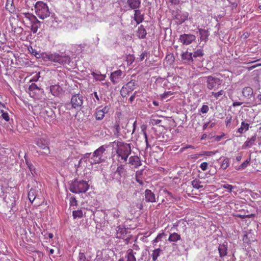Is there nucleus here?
Instances as JSON below:
<instances>
[{
    "instance_id": "nucleus-20",
    "label": "nucleus",
    "mask_w": 261,
    "mask_h": 261,
    "mask_svg": "<svg viewBox=\"0 0 261 261\" xmlns=\"http://www.w3.org/2000/svg\"><path fill=\"white\" fill-rule=\"evenodd\" d=\"M122 72L121 70H117L111 73L110 76V79L111 82L114 84H116L118 82V80L120 78L122 75Z\"/></svg>"
},
{
    "instance_id": "nucleus-16",
    "label": "nucleus",
    "mask_w": 261,
    "mask_h": 261,
    "mask_svg": "<svg viewBox=\"0 0 261 261\" xmlns=\"http://www.w3.org/2000/svg\"><path fill=\"white\" fill-rule=\"evenodd\" d=\"M44 119L48 123H53L56 120V114L51 109L48 108L45 110Z\"/></svg>"
},
{
    "instance_id": "nucleus-19",
    "label": "nucleus",
    "mask_w": 261,
    "mask_h": 261,
    "mask_svg": "<svg viewBox=\"0 0 261 261\" xmlns=\"http://www.w3.org/2000/svg\"><path fill=\"white\" fill-rule=\"evenodd\" d=\"M50 91L55 96H59L63 93V89L59 85H54L50 86Z\"/></svg>"
},
{
    "instance_id": "nucleus-12",
    "label": "nucleus",
    "mask_w": 261,
    "mask_h": 261,
    "mask_svg": "<svg viewBox=\"0 0 261 261\" xmlns=\"http://www.w3.org/2000/svg\"><path fill=\"white\" fill-rule=\"evenodd\" d=\"M36 144L41 149H42V151L41 152L42 154H48L50 153L49 148L48 147V145L47 144V142L44 139L40 138L37 139L35 141Z\"/></svg>"
},
{
    "instance_id": "nucleus-48",
    "label": "nucleus",
    "mask_w": 261,
    "mask_h": 261,
    "mask_svg": "<svg viewBox=\"0 0 261 261\" xmlns=\"http://www.w3.org/2000/svg\"><path fill=\"white\" fill-rule=\"evenodd\" d=\"M45 55H48L47 53H40L38 51H37L36 53V54L35 55V56L36 57V58H42L44 61H47V59H46L45 58Z\"/></svg>"
},
{
    "instance_id": "nucleus-5",
    "label": "nucleus",
    "mask_w": 261,
    "mask_h": 261,
    "mask_svg": "<svg viewBox=\"0 0 261 261\" xmlns=\"http://www.w3.org/2000/svg\"><path fill=\"white\" fill-rule=\"evenodd\" d=\"M35 10L36 15L41 19L49 17L50 14L48 6L42 1H38L36 3Z\"/></svg>"
},
{
    "instance_id": "nucleus-46",
    "label": "nucleus",
    "mask_w": 261,
    "mask_h": 261,
    "mask_svg": "<svg viewBox=\"0 0 261 261\" xmlns=\"http://www.w3.org/2000/svg\"><path fill=\"white\" fill-rule=\"evenodd\" d=\"M79 260L83 261V260H86V257L85 254V251L84 250H81L80 251L79 256H78Z\"/></svg>"
},
{
    "instance_id": "nucleus-63",
    "label": "nucleus",
    "mask_w": 261,
    "mask_h": 261,
    "mask_svg": "<svg viewBox=\"0 0 261 261\" xmlns=\"http://www.w3.org/2000/svg\"><path fill=\"white\" fill-rule=\"evenodd\" d=\"M117 198L118 199H122L123 198V193L122 192H119L117 194Z\"/></svg>"
},
{
    "instance_id": "nucleus-41",
    "label": "nucleus",
    "mask_w": 261,
    "mask_h": 261,
    "mask_svg": "<svg viewBox=\"0 0 261 261\" xmlns=\"http://www.w3.org/2000/svg\"><path fill=\"white\" fill-rule=\"evenodd\" d=\"M201 182L199 180L195 179L191 182V184L194 188L199 189L203 187V186L200 185Z\"/></svg>"
},
{
    "instance_id": "nucleus-55",
    "label": "nucleus",
    "mask_w": 261,
    "mask_h": 261,
    "mask_svg": "<svg viewBox=\"0 0 261 261\" xmlns=\"http://www.w3.org/2000/svg\"><path fill=\"white\" fill-rule=\"evenodd\" d=\"M223 187L224 189H227L230 193H231L232 190V189H234V187L233 186H232L231 185H229V184H225V185H224L223 186Z\"/></svg>"
},
{
    "instance_id": "nucleus-47",
    "label": "nucleus",
    "mask_w": 261,
    "mask_h": 261,
    "mask_svg": "<svg viewBox=\"0 0 261 261\" xmlns=\"http://www.w3.org/2000/svg\"><path fill=\"white\" fill-rule=\"evenodd\" d=\"M115 131H114V135H116L117 137H119L121 135H122V134H121V132H120V126L119 124H117L116 125H115Z\"/></svg>"
},
{
    "instance_id": "nucleus-4",
    "label": "nucleus",
    "mask_w": 261,
    "mask_h": 261,
    "mask_svg": "<svg viewBox=\"0 0 261 261\" xmlns=\"http://www.w3.org/2000/svg\"><path fill=\"white\" fill-rule=\"evenodd\" d=\"M89 187L86 181L76 179L70 184L69 190L74 193H85L88 190Z\"/></svg>"
},
{
    "instance_id": "nucleus-40",
    "label": "nucleus",
    "mask_w": 261,
    "mask_h": 261,
    "mask_svg": "<svg viewBox=\"0 0 261 261\" xmlns=\"http://www.w3.org/2000/svg\"><path fill=\"white\" fill-rule=\"evenodd\" d=\"M72 216L74 219L81 218L83 217V211L81 210L73 211L72 212Z\"/></svg>"
},
{
    "instance_id": "nucleus-13",
    "label": "nucleus",
    "mask_w": 261,
    "mask_h": 261,
    "mask_svg": "<svg viewBox=\"0 0 261 261\" xmlns=\"http://www.w3.org/2000/svg\"><path fill=\"white\" fill-rule=\"evenodd\" d=\"M196 39L194 35L191 34H183L179 36V40L184 45H188L192 43Z\"/></svg>"
},
{
    "instance_id": "nucleus-60",
    "label": "nucleus",
    "mask_w": 261,
    "mask_h": 261,
    "mask_svg": "<svg viewBox=\"0 0 261 261\" xmlns=\"http://www.w3.org/2000/svg\"><path fill=\"white\" fill-rule=\"evenodd\" d=\"M137 92L135 91L133 95L130 97L129 98V101L130 103H132L133 101L134 100L135 97H136Z\"/></svg>"
},
{
    "instance_id": "nucleus-14",
    "label": "nucleus",
    "mask_w": 261,
    "mask_h": 261,
    "mask_svg": "<svg viewBox=\"0 0 261 261\" xmlns=\"http://www.w3.org/2000/svg\"><path fill=\"white\" fill-rule=\"evenodd\" d=\"M116 231V238L118 239H124L127 234L130 233L129 229L126 228L123 225L117 226Z\"/></svg>"
},
{
    "instance_id": "nucleus-18",
    "label": "nucleus",
    "mask_w": 261,
    "mask_h": 261,
    "mask_svg": "<svg viewBox=\"0 0 261 261\" xmlns=\"http://www.w3.org/2000/svg\"><path fill=\"white\" fill-rule=\"evenodd\" d=\"M219 256L221 258H223L227 254L228 250V243L226 242H224L222 244H219L218 248Z\"/></svg>"
},
{
    "instance_id": "nucleus-29",
    "label": "nucleus",
    "mask_w": 261,
    "mask_h": 261,
    "mask_svg": "<svg viewBox=\"0 0 261 261\" xmlns=\"http://www.w3.org/2000/svg\"><path fill=\"white\" fill-rule=\"evenodd\" d=\"M25 164L27 165V167L29 169L32 175L33 176H35V175L37 174V172L36 171V169L33 166V165L31 163V162L29 161V160L24 156Z\"/></svg>"
},
{
    "instance_id": "nucleus-25",
    "label": "nucleus",
    "mask_w": 261,
    "mask_h": 261,
    "mask_svg": "<svg viewBox=\"0 0 261 261\" xmlns=\"http://www.w3.org/2000/svg\"><path fill=\"white\" fill-rule=\"evenodd\" d=\"M134 20L137 24L142 22L144 19L143 15L141 14V11L138 9L134 10Z\"/></svg>"
},
{
    "instance_id": "nucleus-61",
    "label": "nucleus",
    "mask_w": 261,
    "mask_h": 261,
    "mask_svg": "<svg viewBox=\"0 0 261 261\" xmlns=\"http://www.w3.org/2000/svg\"><path fill=\"white\" fill-rule=\"evenodd\" d=\"M147 55V53L146 51H144L142 53L140 56V61H143L145 58V57H146Z\"/></svg>"
},
{
    "instance_id": "nucleus-49",
    "label": "nucleus",
    "mask_w": 261,
    "mask_h": 261,
    "mask_svg": "<svg viewBox=\"0 0 261 261\" xmlns=\"http://www.w3.org/2000/svg\"><path fill=\"white\" fill-rule=\"evenodd\" d=\"M224 94V91L222 90H220L218 92H212V95L214 96L216 99H218L219 97Z\"/></svg>"
},
{
    "instance_id": "nucleus-58",
    "label": "nucleus",
    "mask_w": 261,
    "mask_h": 261,
    "mask_svg": "<svg viewBox=\"0 0 261 261\" xmlns=\"http://www.w3.org/2000/svg\"><path fill=\"white\" fill-rule=\"evenodd\" d=\"M70 204L71 206H74L77 204V201L75 197H72L70 198Z\"/></svg>"
},
{
    "instance_id": "nucleus-26",
    "label": "nucleus",
    "mask_w": 261,
    "mask_h": 261,
    "mask_svg": "<svg viewBox=\"0 0 261 261\" xmlns=\"http://www.w3.org/2000/svg\"><path fill=\"white\" fill-rule=\"evenodd\" d=\"M29 91H30V94L31 95V92L33 94L38 92H42L43 91V89H41L40 87L38 86L35 83H32L29 88Z\"/></svg>"
},
{
    "instance_id": "nucleus-31",
    "label": "nucleus",
    "mask_w": 261,
    "mask_h": 261,
    "mask_svg": "<svg viewBox=\"0 0 261 261\" xmlns=\"http://www.w3.org/2000/svg\"><path fill=\"white\" fill-rule=\"evenodd\" d=\"M253 93V89L250 87H245L242 90L243 95L245 97L250 98Z\"/></svg>"
},
{
    "instance_id": "nucleus-11",
    "label": "nucleus",
    "mask_w": 261,
    "mask_h": 261,
    "mask_svg": "<svg viewBox=\"0 0 261 261\" xmlns=\"http://www.w3.org/2000/svg\"><path fill=\"white\" fill-rule=\"evenodd\" d=\"M110 110L109 106H106L104 107L99 106L95 110L94 115L97 120H101L104 118L105 114H107Z\"/></svg>"
},
{
    "instance_id": "nucleus-42",
    "label": "nucleus",
    "mask_w": 261,
    "mask_h": 261,
    "mask_svg": "<svg viewBox=\"0 0 261 261\" xmlns=\"http://www.w3.org/2000/svg\"><path fill=\"white\" fill-rule=\"evenodd\" d=\"M250 162V159H248L245 161H244L240 166L238 167H236V169L238 170L244 169L248 166Z\"/></svg>"
},
{
    "instance_id": "nucleus-21",
    "label": "nucleus",
    "mask_w": 261,
    "mask_h": 261,
    "mask_svg": "<svg viewBox=\"0 0 261 261\" xmlns=\"http://www.w3.org/2000/svg\"><path fill=\"white\" fill-rule=\"evenodd\" d=\"M128 164L135 168H137L141 165V162L140 158L137 155L130 156L128 159Z\"/></svg>"
},
{
    "instance_id": "nucleus-59",
    "label": "nucleus",
    "mask_w": 261,
    "mask_h": 261,
    "mask_svg": "<svg viewBox=\"0 0 261 261\" xmlns=\"http://www.w3.org/2000/svg\"><path fill=\"white\" fill-rule=\"evenodd\" d=\"M84 161V160L83 159V157L78 161L77 164L74 163V166L76 168H79L81 166V164Z\"/></svg>"
},
{
    "instance_id": "nucleus-24",
    "label": "nucleus",
    "mask_w": 261,
    "mask_h": 261,
    "mask_svg": "<svg viewBox=\"0 0 261 261\" xmlns=\"http://www.w3.org/2000/svg\"><path fill=\"white\" fill-rule=\"evenodd\" d=\"M126 4L129 9L136 10L139 9L141 5L140 0H127Z\"/></svg>"
},
{
    "instance_id": "nucleus-2",
    "label": "nucleus",
    "mask_w": 261,
    "mask_h": 261,
    "mask_svg": "<svg viewBox=\"0 0 261 261\" xmlns=\"http://www.w3.org/2000/svg\"><path fill=\"white\" fill-rule=\"evenodd\" d=\"M107 146L102 145L96 149L92 154L91 153H86L84 154L83 159L85 163L88 161L91 165L97 164L104 162L103 153L106 150Z\"/></svg>"
},
{
    "instance_id": "nucleus-22",
    "label": "nucleus",
    "mask_w": 261,
    "mask_h": 261,
    "mask_svg": "<svg viewBox=\"0 0 261 261\" xmlns=\"http://www.w3.org/2000/svg\"><path fill=\"white\" fill-rule=\"evenodd\" d=\"M257 135L254 134L251 138H248L247 141H245L242 146V148L244 149L251 147L254 144V142L256 140Z\"/></svg>"
},
{
    "instance_id": "nucleus-64",
    "label": "nucleus",
    "mask_w": 261,
    "mask_h": 261,
    "mask_svg": "<svg viewBox=\"0 0 261 261\" xmlns=\"http://www.w3.org/2000/svg\"><path fill=\"white\" fill-rule=\"evenodd\" d=\"M224 136V134H222L221 135L216 136L215 137V140L217 141H220Z\"/></svg>"
},
{
    "instance_id": "nucleus-34",
    "label": "nucleus",
    "mask_w": 261,
    "mask_h": 261,
    "mask_svg": "<svg viewBox=\"0 0 261 261\" xmlns=\"http://www.w3.org/2000/svg\"><path fill=\"white\" fill-rule=\"evenodd\" d=\"M0 113H1V117L6 122L10 123V121L12 119H10L9 115L7 112L5 111L4 110H1Z\"/></svg>"
},
{
    "instance_id": "nucleus-52",
    "label": "nucleus",
    "mask_w": 261,
    "mask_h": 261,
    "mask_svg": "<svg viewBox=\"0 0 261 261\" xmlns=\"http://www.w3.org/2000/svg\"><path fill=\"white\" fill-rule=\"evenodd\" d=\"M142 131L143 132V135H144L145 139V142H146V147H150V146H149V145L148 144L147 135V134H146V131H145V127H144V128L142 127Z\"/></svg>"
},
{
    "instance_id": "nucleus-33",
    "label": "nucleus",
    "mask_w": 261,
    "mask_h": 261,
    "mask_svg": "<svg viewBox=\"0 0 261 261\" xmlns=\"http://www.w3.org/2000/svg\"><path fill=\"white\" fill-rule=\"evenodd\" d=\"M198 30L199 34L200 35L201 40L204 41L205 42H206L207 40L208 37L209 36L208 31L202 29H199Z\"/></svg>"
},
{
    "instance_id": "nucleus-9",
    "label": "nucleus",
    "mask_w": 261,
    "mask_h": 261,
    "mask_svg": "<svg viewBox=\"0 0 261 261\" xmlns=\"http://www.w3.org/2000/svg\"><path fill=\"white\" fill-rule=\"evenodd\" d=\"M204 78L206 79L207 88L209 90H216L221 85L222 80L218 77L209 75Z\"/></svg>"
},
{
    "instance_id": "nucleus-28",
    "label": "nucleus",
    "mask_w": 261,
    "mask_h": 261,
    "mask_svg": "<svg viewBox=\"0 0 261 261\" xmlns=\"http://www.w3.org/2000/svg\"><path fill=\"white\" fill-rule=\"evenodd\" d=\"M147 34L146 31L143 25L139 27L137 33V36L140 39H144Z\"/></svg>"
},
{
    "instance_id": "nucleus-45",
    "label": "nucleus",
    "mask_w": 261,
    "mask_h": 261,
    "mask_svg": "<svg viewBox=\"0 0 261 261\" xmlns=\"http://www.w3.org/2000/svg\"><path fill=\"white\" fill-rule=\"evenodd\" d=\"M11 197L12 199H10V201H11L10 202H9L7 200V198L6 197L4 198V200L6 201V202L7 203L8 206L13 207L15 205V200L14 197L11 196Z\"/></svg>"
},
{
    "instance_id": "nucleus-10",
    "label": "nucleus",
    "mask_w": 261,
    "mask_h": 261,
    "mask_svg": "<svg viewBox=\"0 0 261 261\" xmlns=\"http://www.w3.org/2000/svg\"><path fill=\"white\" fill-rule=\"evenodd\" d=\"M84 99L83 95L80 93L72 95L70 100L71 108L81 110L84 102Z\"/></svg>"
},
{
    "instance_id": "nucleus-43",
    "label": "nucleus",
    "mask_w": 261,
    "mask_h": 261,
    "mask_svg": "<svg viewBox=\"0 0 261 261\" xmlns=\"http://www.w3.org/2000/svg\"><path fill=\"white\" fill-rule=\"evenodd\" d=\"M204 55L203 50L201 49H198L192 53L193 58L202 57Z\"/></svg>"
},
{
    "instance_id": "nucleus-44",
    "label": "nucleus",
    "mask_w": 261,
    "mask_h": 261,
    "mask_svg": "<svg viewBox=\"0 0 261 261\" xmlns=\"http://www.w3.org/2000/svg\"><path fill=\"white\" fill-rule=\"evenodd\" d=\"M229 166V159L228 158H225L223 161L221 165V168L223 170H225L226 168L228 167Z\"/></svg>"
},
{
    "instance_id": "nucleus-17",
    "label": "nucleus",
    "mask_w": 261,
    "mask_h": 261,
    "mask_svg": "<svg viewBox=\"0 0 261 261\" xmlns=\"http://www.w3.org/2000/svg\"><path fill=\"white\" fill-rule=\"evenodd\" d=\"M144 194L145 200L146 202L153 203L156 201L155 195L150 190H145Z\"/></svg>"
},
{
    "instance_id": "nucleus-1",
    "label": "nucleus",
    "mask_w": 261,
    "mask_h": 261,
    "mask_svg": "<svg viewBox=\"0 0 261 261\" xmlns=\"http://www.w3.org/2000/svg\"><path fill=\"white\" fill-rule=\"evenodd\" d=\"M113 143L116 146V152L119 163L126 164L128 158L132 152L131 144L114 141Z\"/></svg>"
},
{
    "instance_id": "nucleus-38",
    "label": "nucleus",
    "mask_w": 261,
    "mask_h": 261,
    "mask_svg": "<svg viewBox=\"0 0 261 261\" xmlns=\"http://www.w3.org/2000/svg\"><path fill=\"white\" fill-rule=\"evenodd\" d=\"M28 198L30 201L32 203L36 198V191L31 189L28 193Z\"/></svg>"
},
{
    "instance_id": "nucleus-62",
    "label": "nucleus",
    "mask_w": 261,
    "mask_h": 261,
    "mask_svg": "<svg viewBox=\"0 0 261 261\" xmlns=\"http://www.w3.org/2000/svg\"><path fill=\"white\" fill-rule=\"evenodd\" d=\"M162 120L160 119H152V123L154 125L160 124Z\"/></svg>"
},
{
    "instance_id": "nucleus-32",
    "label": "nucleus",
    "mask_w": 261,
    "mask_h": 261,
    "mask_svg": "<svg viewBox=\"0 0 261 261\" xmlns=\"http://www.w3.org/2000/svg\"><path fill=\"white\" fill-rule=\"evenodd\" d=\"M249 128V124L243 121L241 122V127L238 129L237 132L240 134H243L247 132Z\"/></svg>"
},
{
    "instance_id": "nucleus-30",
    "label": "nucleus",
    "mask_w": 261,
    "mask_h": 261,
    "mask_svg": "<svg viewBox=\"0 0 261 261\" xmlns=\"http://www.w3.org/2000/svg\"><path fill=\"white\" fill-rule=\"evenodd\" d=\"M181 239L180 234L176 232L170 233L168 238V241L170 242H177Z\"/></svg>"
},
{
    "instance_id": "nucleus-50",
    "label": "nucleus",
    "mask_w": 261,
    "mask_h": 261,
    "mask_svg": "<svg viewBox=\"0 0 261 261\" xmlns=\"http://www.w3.org/2000/svg\"><path fill=\"white\" fill-rule=\"evenodd\" d=\"M172 94L173 92H172L171 91H167L164 92L163 94H162L161 95V97L162 99H165L169 96L172 95Z\"/></svg>"
},
{
    "instance_id": "nucleus-35",
    "label": "nucleus",
    "mask_w": 261,
    "mask_h": 261,
    "mask_svg": "<svg viewBox=\"0 0 261 261\" xmlns=\"http://www.w3.org/2000/svg\"><path fill=\"white\" fill-rule=\"evenodd\" d=\"M91 74L96 81H102L105 79L106 77V75L104 74H101L100 72H98V73L93 72Z\"/></svg>"
},
{
    "instance_id": "nucleus-15",
    "label": "nucleus",
    "mask_w": 261,
    "mask_h": 261,
    "mask_svg": "<svg viewBox=\"0 0 261 261\" xmlns=\"http://www.w3.org/2000/svg\"><path fill=\"white\" fill-rule=\"evenodd\" d=\"M189 14L187 12H177L174 16V19L176 20L178 24H181L184 22L187 19Z\"/></svg>"
},
{
    "instance_id": "nucleus-39",
    "label": "nucleus",
    "mask_w": 261,
    "mask_h": 261,
    "mask_svg": "<svg viewBox=\"0 0 261 261\" xmlns=\"http://www.w3.org/2000/svg\"><path fill=\"white\" fill-rule=\"evenodd\" d=\"M165 236V234L164 232L159 233L156 237L152 241L153 247L155 246L158 242L161 241L162 238Z\"/></svg>"
},
{
    "instance_id": "nucleus-6",
    "label": "nucleus",
    "mask_w": 261,
    "mask_h": 261,
    "mask_svg": "<svg viewBox=\"0 0 261 261\" xmlns=\"http://www.w3.org/2000/svg\"><path fill=\"white\" fill-rule=\"evenodd\" d=\"M124 163L118 164L116 170L113 169L111 174V176L115 182L121 184V178L125 177L126 174V170L124 168L125 165Z\"/></svg>"
},
{
    "instance_id": "nucleus-3",
    "label": "nucleus",
    "mask_w": 261,
    "mask_h": 261,
    "mask_svg": "<svg viewBox=\"0 0 261 261\" xmlns=\"http://www.w3.org/2000/svg\"><path fill=\"white\" fill-rule=\"evenodd\" d=\"M45 58L47 59V61H51L54 63H58L61 65L69 64L70 62V57L68 55H66L63 53L48 54L45 55Z\"/></svg>"
},
{
    "instance_id": "nucleus-23",
    "label": "nucleus",
    "mask_w": 261,
    "mask_h": 261,
    "mask_svg": "<svg viewBox=\"0 0 261 261\" xmlns=\"http://www.w3.org/2000/svg\"><path fill=\"white\" fill-rule=\"evenodd\" d=\"M181 59L184 63L191 64L193 63L194 60L192 53L186 51L181 55Z\"/></svg>"
},
{
    "instance_id": "nucleus-57",
    "label": "nucleus",
    "mask_w": 261,
    "mask_h": 261,
    "mask_svg": "<svg viewBox=\"0 0 261 261\" xmlns=\"http://www.w3.org/2000/svg\"><path fill=\"white\" fill-rule=\"evenodd\" d=\"M208 164L206 162H203L200 165V168L203 171H205L207 169Z\"/></svg>"
},
{
    "instance_id": "nucleus-51",
    "label": "nucleus",
    "mask_w": 261,
    "mask_h": 261,
    "mask_svg": "<svg viewBox=\"0 0 261 261\" xmlns=\"http://www.w3.org/2000/svg\"><path fill=\"white\" fill-rule=\"evenodd\" d=\"M231 119L232 116L231 115L229 114L227 116L225 120L226 127H229L230 126L231 122Z\"/></svg>"
},
{
    "instance_id": "nucleus-56",
    "label": "nucleus",
    "mask_w": 261,
    "mask_h": 261,
    "mask_svg": "<svg viewBox=\"0 0 261 261\" xmlns=\"http://www.w3.org/2000/svg\"><path fill=\"white\" fill-rule=\"evenodd\" d=\"M209 110V108L207 105H203L200 109V112L202 113H206Z\"/></svg>"
},
{
    "instance_id": "nucleus-27",
    "label": "nucleus",
    "mask_w": 261,
    "mask_h": 261,
    "mask_svg": "<svg viewBox=\"0 0 261 261\" xmlns=\"http://www.w3.org/2000/svg\"><path fill=\"white\" fill-rule=\"evenodd\" d=\"M5 8L10 13H14L15 12V7L13 0H7Z\"/></svg>"
},
{
    "instance_id": "nucleus-54",
    "label": "nucleus",
    "mask_w": 261,
    "mask_h": 261,
    "mask_svg": "<svg viewBox=\"0 0 261 261\" xmlns=\"http://www.w3.org/2000/svg\"><path fill=\"white\" fill-rule=\"evenodd\" d=\"M122 128H124L125 130H126V132H125L124 134H126V133H130V128L131 126H129L128 123H126L125 124V126L122 125Z\"/></svg>"
},
{
    "instance_id": "nucleus-36",
    "label": "nucleus",
    "mask_w": 261,
    "mask_h": 261,
    "mask_svg": "<svg viewBox=\"0 0 261 261\" xmlns=\"http://www.w3.org/2000/svg\"><path fill=\"white\" fill-rule=\"evenodd\" d=\"M162 252V250L160 248H157L154 249L152 251V253L151 254L152 260L153 261H155L158 257L160 255L161 253Z\"/></svg>"
},
{
    "instance_id": "nucleus-7",
    "label": "nucleus",
    "mask_w": 261,
    "mask_h": 261,
    "mask_svg": "<svg viewBox=\"0 0 261 261\" xmlns=\"http://www.w3.org/2000/svg\"><path fill=\"white\" fill-rule=\"evenodd\" d=\"M138 86V82L135 80H132L123 85L120 90V94L123 97H126L132 91L134 90Z\"/></svg>"
},
{
    "instance_id": "nucleus-37",
    "label": "nucleus",
    "mask_w": 261,
    "mask_h": 261,
    "mask_svg": "<svg viewBox=\"0 0 261 261\" xmlns=\"http://www.w3.org/2000/svg\"><path fill=\"white\" fill-rule=\"evenodd\" d=\"M136 252H134L133 250H128V252L127 255V261H136V258L135 257Z\"/></svg>"
},
{
    "instance_id": "nucleus-8",
    "label": "nucleus",
    "mask_w": 261,
    "mask_h": 261,
    "mask_svg": "<svg viewBox=\"0 0 261 261\" xmlns=\"http://www.w3.org/2000/svg\"><path fill=\"white\" fill-rule=\"evenodd\" d=\"M24 15L25 18L30 22L31 31L33 33H36L38 31V29L41 26V22L32 14L25 13L24 14Z\"/></svg>"
},
{
    "instance_id": "nucleus-53",
    "label": "nucleus",
    "mask_w": 261,
    "mask_h": 261,
    "mask_svg": "<svg viewBox=\"0 0 261 261\" xmlns=\"http://www.w3.org/2000/svg\"><path fill=\"white\" fill-rule=\"evenodd\" d=\"M132 236L128 233V234L125 236V238L124 239H123L124 240V241L126 244H128L130 240H132Z\"/></svg>"
}]
</instances>
